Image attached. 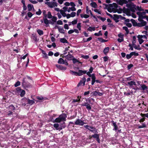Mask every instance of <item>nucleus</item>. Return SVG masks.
Returning a JSON list of instances; mask_svg holds the SVG:
<instances>
[{
    "label": "nucleus",
    "mask_w": 148,
    "mask_h": 148,
    "mask_svg": "<svg viewBox=\"0 0 148 148\" xmlns=\"http://www.w3.org/2000/svg\"><path fill=\"white\" fill-rule=\"evenodd\" d=\"M84 127L86 129L89 130L90 132L95 133H98L97 130L94 127L90 126L88 125H84Z\"/></svg>",
    "instance_id": "obj_1"
},
{
    "label": "nucleus",
    "mask_w": 148,
    "mask_h": 148,
    "mask_svg": "<svg viewBox=\"0 0 148 148\" xmlns=\"http://www.w3.org/2000/svg\"><path fill=\"white\" fill-rule=\"evenodd\" d=\"M22 85L24 88H29L31 86V84L25 80V78H24L22 80Z\"/></svg>",
    "instance_id": "obj_2"
},
{
    "label": "nucleus",
    "mask_w": 148,
    "mask_h": 148,
    "mask_svg": "<svg viewBox=\"0 0 148 148\" xmlns=\"http://www.w3.org/2000/svg\"><path fill=\"white\" fill-rule=\"evenodd\" d=\"M86 123L80 119H77L74 122L75 125L83 126Z\"/></svg>",
    "instance_id": "obj_3"
},
{
    "label": "nucleus",
    "mask_w": 148,
    "mask_h": 148,
    "mask_svg": "<svg viewBox=\"0 0 148 148\" xmlns=\"http://www.w3.org/2000/svg\"><path fill=\"white\" fill-rule=\"evenodd\" d=\"M86 81V78L85 77H83L82 80H81L79 82L78 84L77 85V86H79L81 85L82 84L83 86H84L85 85V82Z\"/></svg>",
    "instance_id": "obj_4"
},
{
    "label": "nucleus",
    "mask_w": 148,
    "mask_h": 148,
    "mask_svg": "<svg viewBox=\"0 0 148 148\" xmlns=\"http://www.w3.org/2000/svg\"><path fill=\"white\" fill-rule=\"evenodd\" d=\"M92 137L96 138V140L98 143H100V139L99 138V135L97 134H95L92 135Z\"/></svg>",
    "instance_id": "obj_5"
},
{
    "label": "nucleus",
    "mask_w": 148,
    "mask_h": 148,
    "mask_svg": "<svg viewBox=\"0 0 148 148\" xmlns=\"http://www.w3.org/2000/svg\"><path fill=\"white\" fill-rule=\"evenodd\" d=\"M59 117L62 121H65L67 117L65 113H63L59 116Z\"/></svg>",
    "instance_id": "obj_6"
},
{
    "label": "nucleus",
    "mask_w": 148,
    "mask_h": 148,
    "mask_svg": "<svg viewBox=\"0 0 148 148\" xmlns=\"http://www.w3.org/2000/svg\"><path fill=\"white\" fill-rule=\"evenodd\" d=\"M103 5H104L106 6V7L107 8L109 12H112L110 10L111 9V8H112L113 7L112 4H110L108 5L104 3L103 4Z\"/></svg>",
    "instance_id": "obj_7"
},
{
    "label": "nucleus",
    "mask_w": 148,
    "mask_h": 148,
    "mask_svg": "<svg viewBox=\"0 0 148 148\" xmlns=\"http://www.w3.org/2000/svg\"><path fill=\"white\" fill-rule=\"evenodd\" d=\"M28 98L24 97L22 99V105H23L24 106H25L27 104V103L28 101Z\"/></svg>",
    "instance_id": "obj_8"
},
{
    "label": "nucleus",
    "mask_w": 148,
    "mask_h": 148,
    "mask_svg": "<svg viewBox=\"0 0 148 148\" xmlns=\"http://www.w3.org/2000/svg\"><path fill=\"white\" fill-rule=\"evenodd\" d=\"M82 106L86 107V109L88 110H90L91 109L90 105L88 103L85 102L84 103L81 105Z\"/></svg>",
    "instance_id": "obj_9"
},
{
    "label": "nucleus",
    "mask_w": 148,
    "mask_h": 148,
    "mask_svg": "<svg viewBox=\"0 0 148 148\" xmlns=\"http://www.w3.org/2000/svg\"><path fill=\"white\" fill-rule=\"evenodd\" d=\"M128 3V1L126 0H119V5H123V4H127Z\"/></svg>",
    "instance_id": "obj_10"
},
{
    "label": "nucleus",
    "mask_w": 148,
    "mask_h": 148,
    "mask_svg": "<svg viewBox=\"0 0 148 148\" xmlns=\"http://www.w3.org/2000/svg\"><path fill=\"white\" fill-rule=\"evenodd\" d=\"M56 28L58 29V31L60 33L63 34H64V31L63 27L60 28L58 26L56 25L55 27H54V28L56 29Z\"/></svg>",
    "instance_id": "obj_11"
},
{
    "label": "nucleus",
    "mask_w": 148,
    "mask_h": 148,
    "mask_svg": "<svg viewBox=\"0 0 148 148\" xmlns=\"http://www.w3.org/2000/svg\"><path fill=\"white\" fill-rule=\"evenodd\" d=\"M56 66L60 70H65L66 69V67L64 66H63L60 65L56 64Z\"/></svg>",
    "instance_id": "obj_12"
},
{
    "label": "nucleus",
    "mask_w": 148,
    "mask_h": 148,
    "mask_svg": "<svg viewBox=\"0 0 148 148\" xmlns=\"http://www.w3.org/2000/svg\"><path fill=\"white\" fill-rule=\"evenodd\" d=\"M123 12L126 13L127 15H128L129 14L130 15V9L127 8L126 9L125 7H124L123 8Z\"/></svg>",
    "instance_id": "obj_13"
},
{
    "label": "nucleus",
    "mask_w": 148,
    "mask_h": 148,
    "mask_svg": "<svg viewBox=\"0 0 148 148\" xmlns=\"http://www.w3.org/2000/svg\"><path fill=\"white\" fill-rule=\"evenodd\" d=\"M143 36H140V35H139L137 36V37L138 38V42L140 44H142L144 40L142 38H143Z\"/></svg>",
    "instance_id": "obj_14"
},
{
    "label": "nucleus",
    "mask_w": 148,
    "mask_h": 148,
    "mask_svg": "<svg viewBox=\"0 0 148 148\" xmlns=\"http://www.w3.org/2000/svg\"><path fill=\"white\" fill-rule=\"evenodd\" d=\"M87 71L82 70H78V76H81L83 74H86V73Z\"/></svg>",
    "instance_id": "obj_15"
},
{
    "label": "nucleus",
    "mask_w": 148,
    "mask_h": 148,
    "mask_svg": "<svg viewBox=\"0 0 148 148\" xmlns=\"http://www.w3.org/2000/svg\"><path fill=\"white\" fill-rule=\"evenodd\" d=\"M111 122L112 123V125L114 127V129L115 130H116L118 128V127L116 125V122H114L113 120L111 121Z\"/></svg>",
    "instance_id": "obj_16"
},
{
    "label": "nucleus",
    "mask_w": 148,
    "mask_h": 148,
    "mask_svg": "<svg viewBox=\"0 0 148 148\" xmlns=\"http://www.w3.org/2000/svg\"><path fill=\"white\" fill-rule=\"evenodd\" d=\"M50 8H53V2H47L45 3Z\"/></svg>",
    "instance_id": "obj_17"
},
{
    "label": "nucleus",
    "mask_w": 148,
    "mask_h": 148,
    "mask_svg": "<svg viewBox=\"0 0 148 148\" xmlns=\"http://www.w3.org/2000/svg\"><path fill=\"white\" fill-rule=\"evenodd\" d=\"M128 85H129L130 87H132V86L134 85L136 86V84L135 82L133 81H131L127 83Z\"/></svg>",
    "instance_id": "obj_18"
},
{
    "label": "nucleus",
    "mask_w": 148,
    "mask_h": 148,
    "mask_svg": "<svg viewBox=\"0 0 148 148\" xmlns=\"http://www.w3.org/2000/svg\"><path fill=\"white\" fill-rule=\"evenodd\" d=\"M126 6L128 8H129L130 9V8L132 6H135L136 5H134V3H133L131 2L130 3L127 4V3L126 4Z\"/></svg>",
    "instance_id": "obj_19"
},
{
    "label": "nucleus",
    "mask_w": 148,
    "mask_h": 148,
    "mask_svg": "<svg viewBox=\"0 0 148 148\" xmlns=\"http://www.w3.org/2000/svg\"><path fill=\"white\" fill-rule=\"evenodd\" d=\"M65 123L64 122H63V123L62 125H60L59 126V130L60 131L62 130L63 128H64L66 127V125L65 124Z\"/></svg>",
    "instance_id": "obj_20"
},
{
    "label": "nucleus",
    "mask_w": 148,
    "mask_h": 148,
    "mask_svg": "<svg viewBox=\"0 0 148 148\" xmlns=\"http://www.w3.org/2000/svg\"><path fill=\"white\" fill-rule=\"evenodd\" d=\"M66 56V59L69 60H71L72 58L74 57L71 54H68Z\"/></svg>",
    "instance_id": "obj_21"
},
{
    "label": "nucleus",
    "mask_w": 148,
    "mask_h": 148,
    "mask_svg": "<svg viewBox=\"0 0 148 148\" xmlns=\"http://www.w3.org/2000/svg\"><path fill=\"white\" fill-rule=\"evenodd\" d=\"M109 47H105L103 51V52L104 54L106 55L108 53L109 51Z\"/></svg>",
    "instance_id": "obj_22"
},
{
    "label": "nucleus",
    "mask_w": 148,
    "mask_h": 148,
    "mask_svg": "<svg viewBox=\"0 0 148 148\" xmlns=\"http://www.w3.org/2000/svg\"><path fill=\"white\" fill-rule=\"evenodd\" d=\"M58 63L59 64H64V60L62 58H60L58 60Z\"/></svg>",
    "instance_id": "obj_23"
},
{
    "label": "nucleus",
    "mask_w": 148,
    "mask_h": 148,
    "mask_svg": "<svg viewBox=\"0 0 148 148\" xmlns=\"http://www.w3.org/2000/svg\"><path fill=\"white\" fill-rule=\"evenodd\" d=\"M28 11H30L32 10V8H33V9H34L33 5L31 4H29L27 5Z\"/></svg>",
    "instance_id": "obj_24"
},
{
    "label": "nucleus",
    "mask_w": 148,
    "mask_h": 148,
    "mask_svg": "<svg viewBox=\"0 0 148 148\" xmlns=\"http://www.w3.org/2000/svg\"><path fill=\"white\" fill-rule=\"evenodd\" d=\"M90 5L92 7L94 8H96L97 7V3L94 2H92L90 3Z\"/></svg>",
    "instance_id": "obj_25"
},
{
    "label": "nucleus",
    "mask_w": 148,
    "mask_h": 148,
    "mask_svg": "<svg viewBox=\"0 0 148 148\" xmlns=\"http://www.w3.org/2000/svg\"><path fill=\"white\" fill-rule=\"evenodd\" d=\"M60 42L62 43H67V40L64 38H61L60 40Z\"/></svg>",
    "instance_id": "obj_26"
},
{
    "label": "nucleus",
    "mask_w": 148,
    "mask_h": 148,
    "mask_svg": "<svg viewBox=\"0 0 148 148\" xmlns=\"http://www.w3.org/2000/svg\"><path fill=\"white\" fill-rule=\"evenodd\" d=\"M130 21L132 23L134 26H136L137 23L136 21L135 20L132 19L130 20Z\"/></svg>",
    "instance_id": "obj_27"
},
{
    "label": "nucleus",
    "mask_w": 148,
    "mask_h": 148,
    "mask_svg": "<svg viewBox=\"0 0 148 148\" xmlns=\"http://www.w3.org/2000/svg\"><path fill=\"white\" fill-rule=\"evenodd\" d=\"M72 60H73V63L74 64H75L77 62H78L79 63H80V64H82V62H81L79 61L77 59H76V58H74L72 59Z\"/></svg>",
    "instance_id": "obj_28"
},
{
    "label": "nucleus",
    "mask_w": 148,
    "mask_h": 148,
    "mask_svg": "<svg viewBox=\"0 0 148 148\" xmlns=\"http://www.w3.org/2000/svg\"><path fill=\"white\" fill-rule=\"evenodd\" d=\"M28 101L27 103V104H29L31 105H32L35 103V102L34 101L30 100L29 98H28Z\"/></svg>",
    "instance_id": "obj_29"
},
{
    "label": "nucleus",
    "mask_w": 148,
    "mask_h": 148,
    "mask_svg": "<svg viewBox=\"0 0 148 148\" xmlns=\"http://www.w3.org/2000/svg\"><path fill=\"white\" fill-rule=\"evenodd\" d=\"M81 97H79V96H77V98H79V99H73V100L72 102H80L81 100H80V98Z\"/></svg>",
    "instance_id": "obj_30"
},
{
    "label": "nucleus",
    "mask_w": 148,
    "mask_h": 148,
    "mask_svg": "<svg viewBox=\"0 0 148 148\" xmlns=\"http://www.w3.org/2000/svg\"><path fill=\"white\" fill-rule=\"evenodd\" d=\"M70 72L71 73L72 75H75L76 76H78V72H77L73 71L72 70H70Z\"/></svg>",
    "instance_id": "obj_31"
},
{
    "label": "nucleus",
    "mask_w": 148,
    "mask_h": 148,
    "mask_svg": "<svg viewBox=\"0 0 148 148\" xmlns=\"http://www.w3.org/2000/svg\"><path fill=\"white\" fill-rule=\"evenodd\" d=\"M95 30V27H90L87 29L88 31H89L90 32H92V31H94Z\"/></svg>",
    "instance_id": "obj_32"
},
{
    "label": "nucleus",
    "mask_w": 148,
    "mask_h": 148,
    "mask_svg": "<svg viewBox=\"0 0 148 148\" xmlns=\"http://www.w3.org/2000/svg\"><path fill=\"white\" fill-rule=\"evenodd\" d=\"M140 86L142 88V90H145L147 89V86L145 84H141Z\"/></svg>",
    "instance_id": "obj_33"
},
{
    "label": "nucleus",
    "mask_w": 148,
    "mask_h": 148,
    "mask_svg": "<svg viewBox=\"0 0 148 148\" xmlns=\"http://www.w3.org/2000/svg\"><path fill=\"white\" fill-rule=\"evenodd\" d=\"M60 12L61 14L63 16L65 17L66 16V14L65 12H64V11L63 10H60Z\"/></svg>",
    "instance_id": "obj_34"
},
{
    "label": "nucleus",
    "mask_w": 148,
    "mask_h": 148,
    "mask_svg": "<svg viewBox=\"0 0 148 148\" xmlns=\"http://www.w3.org/2000/svg\"><path fill=\"white\" fill-rule=\"evenodd\" d=\"M92 37H90L89 38H87L86 40L84 38L83 39V40L84 41V42H88L92 39Z\"/></svg>",
    "instance_id": "obj_35"
},
{
    "label": "nucleus",
    "mask_w": 148,
    "mask_h": 148,
    "mask_svg": "<svg viewBox=\"0 0 148 148\" xmlns=\"http://www.w3.org/2000/svg\"><path fill=\"white\" fill-rule=\"evenodd\" d=\"M80 16L82 18H87L89 17V15L86 14H84L83 15L81 14H80Z\"/></svg>",
    "instance_id": "obj_36"
},
{
    "label": "nucleus",
    "mask_w": 148,
    "mask_h": 148,
    "mask_svg": "<svg viewBox=\"0 0 148 148\" xmlns=\"http://www.w3.org/2000/svg\"><path fill=\"white\" fill-rule=\"evenodd\" d=\"M98 39L99 40V41L101 42H104L108 41V40L104 39L101 37L98 38Z\"/></svg>",
    "instance_id": "obj_37"
},
{
    "label": "nucleus",
    "mask_w": 148,
    "mask_h": 148,
    "mask_svg": "<svg viewBox=\"0 0 148 148\" xmlns=\"http://www.w3.org/2000/svg\"><path fill=\"white\" fill-rule=\"evenodd\" d=\"M120 15H117L116 14H114L113 15L114 17H113V19L114 20V19H118L120 18Z\"/></svg>",
    "instance_id": "obj_38"
},
{
    "label": "nucleus",
    "mask_w": 148,
    "mask_h": 148,
    "mask_svg": "<svg viewBox=\"0 0 148 148\" xmlns=\"http://www.w3.org/2000/svg\"><path fill=\"white\" fill-rule=\"evenodd\" d=\"M136 37L135 36H134L132 38V45L134 46L135 45V43H136Z\"/></svg>",
    "instance_id": "obj_39"
},
{
    "label": "nucleus",
    "mask_w": 148,
    "mask_h": 148,
    "mask_svg": "<svg viewBox=\"0 0 148 148\" xmlns=\"http://www.w3.org/2000/svg\"><path fill=\"white\" fill-rule=\"evenodd\" d=\"M37 31L38 34L40 35H42L43 34V31L40 29H38L37 30Z\"/></svg>",
    "instance_id": "obj_40"
},
{
    "label": "nucleus",
    "mask_w": 148,
    "mask_h": 148,
    "mask_svg": "<svg viewBox=\"0 0 148 148\" xmlns=\"http://www.w3.org/2000/svg\"><path fill=\"white\" fill-rule=\"evenodd\" d=\"M25 94V91L23 90H22L21 91V94L20 95L21 97H23Z\"/></svg>",
    "instance_id": "obj_41"
},
{
    "label": "nucleus",
    "mask_w": 148,
    "mask_h": 148,
    "mask_svg": "<svg viewBox=\"0 0 148 148\" xmlns=\"http://www.w3.org/2000/svg\"><path fill=\"white\" fill-rule=\"evenodd\" d=\"M9 109L12 110H15V107L13 105H11L9 106Z\"/></svg>",
    "instance_id": "obj_42"
},
{
    "label": "nucleus",
    "mask_w": 148,
    "mask_h": 148,
    "mask_svg": "<svg viewBox=\"0 0 148 148\" xmlns=\"http://www.w3.org/2000/svg\"><path fill=\"white\" fill-rule=\"evenodd\" d=\"M44 23L46 25H47L49 24V21L47 18H43Z\"/></svg>",
    "instance_id": "obj_43"
},
{
    "label": "nucleus",
    "mask_w": 148,
    "mask_h": 148,
    "mask_svg": "<svg viewBox=\"0 0 148 148\" xmlns=\"http://www.w3.org/2000/svg\"><path fill=\"white\" fill-rule=\"evenodd\" d=\"M53 127L57 130H59V125L58 123H55L53 124Z\"/></svg>",
    "instance_id": "obj_44"
},
{
    "label": "nucleus",
    "mask_w": 148,
    "mask_h": 148,
    "mask_svg": "<svg viewBox=\"0 0 148 148\" xmlns=\"http://www.w3.org/2000/svg\"><path fill=\"white\" fill-rule=\"evenodd\" d=\"M130 53L132 56V57L133 55L136 56H137L139 55V54L138 53H136L135 51L131 52Z\"/></svg>",
    "instance_id": "obj_45"
},
{
    "label": "nucleus",
    "mask_w": 148,
    "mask_h": 148,
    "mask_svg": "<svg viewBox=\"0 0 148 148\" xmlns=\"http://www.w3.org/2000/svg\"><path fill=\"white\" fill-rule=\"evenodd\" d=\"M102 35V34L101 32V30L99 31L98 33H95L94 34V35L95 36H99L100 35L101 36Z\"/></svg>",
    "instance_id": "obj_46"
},
{
    "label": "nucleus",
    "mask_w": 148,
    "mask_h": 148,
    "mask_svg": "<svg viewBox=\"0 0 148 148\" xmlns=\"http://www.w3.org/2000/svg\"><path fill=\"white\" fill-rule=\"evenodd\" d=\"M142 125L138 126V128L140 129L146 127V125L145 123H142Z\"/></svg>",
    "instance_id": "obj_47"
},
{
    "label": "nucleus",
    "mask_w": 148,
    "mask_h": 148,
    "mask_svg": "<svg viewBox=\"0 0 148 148\" xmlns=\"http://www.w3.org/2000/svg\"><path fill=\"white\" fill-rule=\"evenodd\" d=\"M140 24L142 27L145 26V25L147 24V22L146 21H144V20H143V21L141 22Z\"/></svg>",
    "instance_id": "obj_48"
},
{
    "label": "nucleus",
    "mask_w": 148,
    "mask_h": 148,
    "mask_svg": "<svg viewBox=\"0 0 148 148\" xmlns=\"http://www.w3.org/2000/svg\"><path fill=\"white\" fill-rule=\"evenodd\" d=\"M135 7H132V6L130 9V10L133 12H135V10H136Z\"/></svg>",
    "instance_id": "obj_49"
},
{
    "label": "nucleus",
    "mask_w": 148,
    "mask_h": 148,
    "mask_svg": "<svg viewBox=\"0 0 148 148\" xmlns=\"http://www.w3.org/2000/svg\"><path fill=\"white\" fill-rule=\"evenodd\" d=\"M81 57L84 59H87L89 58V56L88 55H82L81 56Z\"/></svg>",
    "instance_id": "obj_50"
},
{
    "label": "nucleus",
    "mask_w": 148,
    "mask_h": 148,
    "mask_svg": "<svg viewBox=\"0 0 148 148\" xmlns=\"http://www.w3.org/2000/svg\"><path fill=\"white\" fill-rule=\"evenodd\" d=\"M47 17L48 18H51L52 17V16L51 14V13L50 12H48Z\"/></svg>",
    "instance_id": "obj_51"
},
{
    "label": "nucleus",
    "mask_w": 148,
    "mask_h": 148,
    "mask_svg": "<svg viewBox=\"0 0 148 148\" xmlns=\"http://www.w3.org/2000/svg\"><path fill=\"white\" fill-rule=\"evenodd\" d=\"M61 121H62L61 120L59 116L58 118H56L55 120V121L57 123H59Z\"/></svg>",
    "instance_id": "obj_52"
},
{
    "label": "nucleus",
    "mask_w": 148,
    "mask_h": 148,
    "mask_svg": "<svg viewBox=\"0 0 148 148\" xmlns=\"http://www.w3.org/2000/svg\"><path fill=\"white\" fill-rule=\"evenodd\" d=\"M98 92L97 91H95L94 92H93L91 93V94H92V95H93L94 96L97 97V93Z\"/></svg>",
    "instance_id": "obj_53"
},
{
    "label": "nucleus",
    "mask_w": 148,
    "mask_h": 148,
    "mask_svg": "<svg viewBox=\"0 0 148 148\" xmlns=\"http://www.w3.org/2000/svg\"><path fill=\"white\" fill-rule=\"evenodd\" d=\"M20 84H21L20 82L19 81H18L14 84V86L15 87H17L18 86H20Z\"/></svg>",
    "instance_id": "obj_54"
},
{
    "label": "nucleus",
    "mask_w": 148,
    "mask_h": 148,
    "mask_svg": "<svg viewBox=\"0 0 148 148\" xmlns=\"http://www.w3.org/2000/svg\"><path fill=\"white\" fill-rule=\"evenodd\" d=\"M133 46H134V48L135 49H136L140 50L141 49V48L140 47H140L139 45H138V46L137 47L136 46V45L135 44V45H134Z\"/></svg>",
    "instance_id": "obj_55"
},
{
    "label": "nucleus",
    "mask_w": 148,
    "mask_h": 148,
    "mask_svg": "<svg viewBox=\"0 0 148 148\" xmlns=\"http://www.w3.org/2000/svg\"><path fill=\"white\" fill-rule=\"evenodd\" d=\"M81 23H79L77 24V27L78 29L79 30H81Z\"/></svg>",
    "instance_id": "obj_56"
},
{
    "label": "nucleus",
    "mask_w": 148,
    "mask_h": 148,
    "mask_svg": "<svg viewBox=\"0 0 148 148\" xmlns=\"http://www.w3.org/2000/svg\"><path fill=\"white\" fill-rule=\"evenodd\" d=\"M57 20V18L56 16H53L52 18V21L54 22H56Z\"/></svg>",
    "instance_id": "obj_57"
},
{
    "label": "nucleus",
    "mask_w": 148,
    "mask_h": 148,
    "mask_svg": "<svg viewBox=\"0 0 148 148\" xmlns=\"http://www.w3.org/2000/svg\"><path fill=\"white\" fill-rule=\"evenodd\" d=\"M117 10L116 12L118 14H121L122 12L123 11V10L122 8H120L119 10L118 9H116Z\"/></svg>",
    "instance_id": "obj_58"
},
{
    "label": "nucleus",
    "mask_w": 148,
    "mask_h": 148,
    "mask_svg": "<svg viewBox=\"0 0 148 148\" xmlns=\"http://www.w3.org/2000/svg\"><path fill=\"white\" fill-rule=\"evenodd\" d=\"M42 13V12L40 9H38V11L36 12V14L38 15H40Z\"/></svg>",
    "instance_id": "obj_59"
},
{
    "label": "nucleus",
    "mask_w": 148,
    "mask_h": 148,
    "mask_svg": "<svg viewBox=\"0 0 148 148\" xmlns=\"http://www.w3.org/2000/svg\"><path fill=\"white\" fill-rule=\"evenodd\" d=\"M43 58H45V59H47L48 58V56H47V54L45 53V52H44V53H43Z\"/></svg>",
    "instance_id": "obj_60"
},
{
    "label": "nucleus",
    "mask_w": 148,
    "mask_h": 148,
    "mask_svg": "<svg viewBox=\"0 0 148 148\" xmlns=\"http://www.w3.org/2000/svg\"><path fill=\"white\" fill-rule=\"evenodd\" d=\"M125 24L126 25L129 27H131L132 26V25L131 23H125Z\"/></svg>",
    "instance_id": "obj_61"
},
{
    "label": "nucleus",
    "mask_w": 148,
    "mask_h": 148,
    "mask_svg": "<svg viewBox=\"0 0 148 148\" xmlns=\"http://www.w3.org/2000/svg\"><path fill=\"white\" fill-rule=\"evenodd\" d=\"M91 77L92 80H95L96 77L95 76V74H92V76H91Z\"/></svg>",
    "instance_id": "obj_62"
},
{
    "label": "nucleus",
    "mask_w": 148,
    "mask_h": 148,
    "mask_svg": "<svg viewBox=\"0 0 148 148\" xmlns=\"http://www.w3.org/2000/svg\"><path fill=\"white\" fill-rule=\"evenodd\" d=\"M134 65L132 64H130L128 65L127 68L128 70H130L131 68Z\"/></svg>",
    "instance_id": "obj_63"
},
{
    "label": "nucleus",
    "mask_w": 148,
    "mask_h": 148,
    "mask_svg": "<svg viewBox=\"0 0 148 148\" xmlns=\"http://www.w3.org/2000/svg\"><path fill=\"white\" fill-rule=\"evenodd\" d=\"M77 19L75 20H73V21L71 22V23L72 25H74L76 24L77 23Z\"/></svg>",
    "instance_id": "obj_64"
}]
</instances>
